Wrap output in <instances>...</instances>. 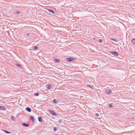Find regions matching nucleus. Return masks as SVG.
Returning <instances> with one entry per match:
<instances>
[{
    "mask_svg": "<svg viewBox=\"0 0 135 135\" xmlns=\"http://www.w3.org/2000/svg\"><path fill=\"white\" fill-rule=\"evenodd\" d=\"M108 107L109 108H112L113 107V106L111 104H109L108 105Z\"/></svg>",
    "mask_w": 135,
    "mask_h": 135,
    "instance_id": "4468645a",
    "label": "nucleus"
},
{
    "mask_svg": "<svg viewBox=\"0 0 135 135\" xmlns=\"http://www.w3.org/2000/svg\"><path fill=\"white\" fill-rule=\"evenodd\" d=\"M99 41L100 42H102V39H100L99 40Z\"/></svg>",
    "mask_w": 135,
    "mask_h": 135,
    "instance_id": "393cba45",
    "label": "nucleus"
},
{
    "mask_svg": "<svg viewBox=\"0 0 135 135\" xmlns=\"http://www.w3.org/2000/svg\"><path fill=\"white\" fill-rule=\"evenodd\" d=\"M35 96H38L39 95V93H35Z\"/></svg>",
    "mask_w": 135,
    "mask_h": 135,
    "instance_id": "b1692460",
    "label": "nucleus"
},
{
    "mask_svg": "<svg viewBox=\"0 0 135 135\" xmlns=\"http://www.w3.org/2000/svg\"><path fill=\"white\" fill-rule=\"evenodd\" d=\"M132 42L134 43H135V38H133L132 40Z\"/></svg>",
    "mask_w": 135,
    "mask_h": 135,
    "instance_id": "412c9836",
    "label": "nucleus"
},
{
    "mask_svg": "<svg viewBox=\"0 0 135 135\" xmlns=\"http://www.w3.org/2000/svg\"><path fill=\"white\" fill-rule=\"evenodd\" d=\"M61 120H59V122H61Z\"/></svg>",
    "mask_w": 135,
    "mask_h": 135,
    "instance_id": "bb28decb",
    "label": "nucleus"
},
{
    "mask_svg": "<svg viewBox=\"0 0 135 135\" xmlns=\"http://www.w3.org/2000/svg\"><path fill=\"white\" fill-rule=\"evenodd\" d=\"M26 110L28 112H31V108L29 107H27L26 108Z\"/></svg>",
    "mask_w": 135,
    "mask_h": 135,
    "instance_id": "39448f33",
    "label": "nucleus"
},
{
    "mask_svg": "<svg viewBox=\"0 0 135 135\" xmlns=\"http://www.w3.org/2000/svg\"><path fill=\"white\" fill-rule=\"evenodd\" d=\"M48 10L49 11L50 13L55 14V13L53 10H51V9H48Z\"/></svg>",
    "mask_w": 135,
    "mask_h": 135,
    "instance_id": "9d476101",
    "label": "nucleus"
},
{
    "mask_svg": "<svg viewBox=\"0 0 135 135\" xmlns=\"http://www.w3.org/2000/svg\"><path fill=\"white\" fill-rule=\"evenodd\" d=\"M51 86V85L50 84H49L46 85V87L47 89H50V87Z\"/></svg>",
    "mask_w": 135,
    "mask_h": 135,
    "instance_id": "0eeeda50",
    "label": "nucleus"
},
{
    "mask_svg": "<svg viewBox=\"0 0 135 135\" xmlns=\"http://www.w3.org/2000/svg\"><path fill=\"white\" fill-rule=\"evenodd\" d=\"M87 86L88 87L90 88H91L92 89H93V87L92 86V85H87Z\"/></svg>",
    "mask_w": 135,
    "mask_h": 135,
    "instance_id": "f3484780",
    "label": "nucleus"
},
{
    "mask_svg": "<svg viewBox=\"0 0 135 135\" xmlns=\"http://www.w3.org/2000/svg\"><path fill=\"white\" fill-rule=\"evenodd\" d=\"M30 119L32 120V122H33L35 120V119L34 117L32 116L30 117Z\"/></svg>",
    "mask_w": 135,
    "mask_h": 135,
    "instance_id": "423d86ee",
    "label": "nucleus"
},
{
    "mask_svg": "<svg viewBox=\"0 0 135 135\" xmlns=\"http://www.w3.org/2000/svg\"><path fill=\"white\" fill-rule=\"evenodd\" d=\"M111 92V90L110 89L106 90L105 91V92L107 94H109Z\"/></svg>",
    "mask_w": 135,
    "mask_h": 135,
    "instance_id": "20e7f679",
    "label": "nucleus"
},
{
    "mask_svg": "<svg viewBox=\"0 0 135 135\" xmlns=\"http://www.w3.org/2000/svg\"><path fill=\"white\" fill-rule=\"evenodd\" d=\"M20 13V11H16V12L15 13L16 14H18Z\"/></svg>",
    "mask_w": 135,
    "mask_h": 135,
    "instance_id": "4be33fe9",
    "label": "nucleus"
},
{
    "mask_svg": "<svg viewBox=\"0 0 135 135\" xmlns=\"http://www.w3.org/2000/svg\"><path fill=\"white\" fill-rule=\"evenodd\" d=\"M4 131V132L6 133L7 134H9V133H10V132H8V131H6V130H3Z\"/></svg>",
    "mask_w": 135,
    "mask_h": 135,
    "instance_id": "dca6fc26",
    "label": "nucleus"
},
{
    "mask_svg": "<svg viewBox=\"0 0 135 135\" xmlns=\"http://www.w3.org/2000/svg\"><path fill=\"white\" fill-rule=\"evenodd\" d=\"M75 60V59L72 57H69L66 59V60L68 61L71 62Z\"/></svg>",
    "mask_w": 135,
    "mask_h": 135,
    "instance_id": "f03ea898",
    "label": "nucleus"
},
{
    "mask_svg": "<svg viewBox=\"0 0 135 135\" xmlns=\"http://www.w3.org/2000/svg\"><path fill=\"white\" fill-rule=\"evenodd\" d=\"M110 53L113 55L117 56L119 55V54L117 52L115 51H110Z\"/></svg>",
    "mask_w": 135,
    "mask_h": 135,
    "instance_id": "f257e3e1",
    "label": "nucleus"
},
{
    "mask_svg": "<svg viewBox=\"0 0 135 135\" xmlns=\"http://www.w3.org/2000/svg\"><path fill=\"white\" fill-rule=\"evenodd\" d=\"M53 130H54V131H56L57 130V128L56 127H54V129H53Z\"/></svg>",
    "mask_w": 135,
    "mask_h": 135,
    "instance_id": "6ab92c4d",
    "label": "nucleus"
},
{
    "mask_svg": "<svg viewBox=\"0 0 135 135\" xmlns=\"http://www.w3.org/2000/svg\"><path fill=\"white\" fill-rule=\"evenodd\" d=\"M111 39L112 40H113V41H117V40L114 38H111Z\"/></svg>",
    "mask_w": 135,
    "mask_h": 135,
    "instance_id": "5701e85b",
    "label": "nucleus"
},
{
    "mask_svg": "<svg viewBox=\"0 0 135 135\" xmlns=\"http://www.w3.org/2000/svg\"><path fill=\"white\" fill-rule=\"evenodd\" d=\"M22 125L24 126H25L26 127H28L29 126V124H26L24 122L22 123Z\"/></svg>",
    "mask_w": 135,
    "mask_h": 135,
    "instance_id": "6e6552de",
    "label": "nucleus"
},
{
    "mask_svg": "<svg viewBox=\"0 0 135 135\" xmlns=\"http://www.w3.org/2000/svg\"><path fill=\"white\" fill-rule=\"evenodd\" d=\"M95 115L97 117H98L99 115V114L98 113H96Z\"/></svg>",
    "mask_w": 135,
    "mask_h": 135,
    "instance_id": "a878e982",
    "label": "nucleus"
},
{
    "mask_svg": "<svg viewBox=\"0 0 135 135\" xmlns=\"http://www.w3.org/2000/svg\"><path fill=\"white\" fill-rule=\"evenodd\" d=\"M16 65L17 66H19V67H21V65L20 64H16Z\"/></svg>",
    "mask_w": 135,
    "mask_h": 135,
    "instance_id": "aec40b11",
    "label": "nucleus"
},
{
    "mask_svg": "<svg viewBox=\"0 0 135 135\" xmlns=\"http://www.w3.org/2000/svg\"><path fill=\"white\" fill-rule=\"evenodd\" d=\"M38 120L40 122H42L43 121V120L42 119V118L41 117H40L38 118Z\"/></svg>",
    "mask_w": 135,
    "mask_h": 135,
    "instance_id": "1a4fd4ad",
    "label": "nucleus"
},
{
    "mask_svg": "<svg viewBox=\"0 0 135 135\" xmlns=\"http://www.w3.org/2000/svg\"><path fill=\"white\" fill-rule=\"evenodd\" d=\"M54 61L56 63H58L59 62V60L57 59H55Z\"/></svg>",
    "mask_w": 135,
    "mask_h": 135,
    "instance_id": "f8f14e48",
    "label": "nucleus"
},
{
    "mask_svg": "<svg viewBox=\"0 0 135 135\" xmlns=\"http://www.w3.org/2000/svg\"><path fill=\"white\" fill-rule=\"evenodd\" d=\"M48 111L49 112L50 114H52L53 115H56V114L55 112L54 111L50 110H49Z\"/></svg>",
    "mask_w": 135,
    "mask_h": 135,
    "instance_id": "7ed1b4c3",
    "label": "nucleus"
},
{
    "mask_svg": "<svg viewBox=\"0 0 135 135\" xmlns=\"http://www.w3.org/2000/svg\"><path fill=\"white\" fill-rule=\"evenodd\" d=\"M0 109L4 110H6V107L2 106H0Z\"/></svg>",
    "mask_w": 135,
    "mask_h": 135,
    "instance_id": "9b49d317",
    "label": "nucleus"
},
{
    "mask_svg": "<svg viewBox=\"0 0 135 135\" xmlns=\"http://www.w3.org/2000/svg\"><path fill=\"white\" fill-rule=\"evenodd\" d=\"M53 102L55 104H56L57 103V102H56V100L55 99H54L53 101Z\"/></svg>",
    "mask_w": 135,
    "mask_h": 135,
    "instance_id": "2eb2a0df",
    "label": "nucleus"
},
{
    "mask_svg": "<svg viewBox=\"0 0 135 135\" xmlns=\"http://www.w3.org/2000/svg\"><path fill=\"white\" fill-rule=\"evenodd\" d=\"M12 120L13 121H16V119L15 117L12 116Z\"/></svg>",
    "mask_w": 135,
    "mask_h": 135,
    "instance_id": "ddd939ff",
    "label": "nucleus"
},
{
    "mask_svg": "<svg viewBox=\"0 0 135 135\" xmlns=\"http://www.w3.org/2000/svg\"><path fill=\"white\" fill-rule=\"evenodd\" d=\"M38 49V47L36 46H35L33 47V49L35 50H37Z\"/></svg>",
    "mask_w": 135,
    "mask_h": 135,
    "instance_id": "a211bd4d",
    "label": "nucleus"
}]
</instances>
